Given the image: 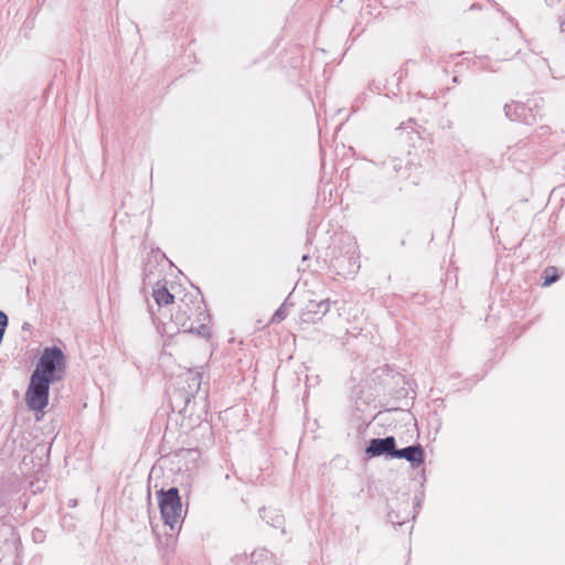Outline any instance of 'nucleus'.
I'll return each instance as SVG.
<instances>
[{
	"mask_svg": "<svg viewBox=\"0 0 565 565\" xmlns=\"http://www.w3.org/2000/svg\"><path fill=\"white\" fill-rule=\"evenodd\" d=\"M35 370L53 382L61 381L66 370L64 353L57 347L45 348Z\"/></svg>",
	"mask_w": 565,
	"mask_h": 565,
	"instance_id": "4",
	"label": "nucleus"
},
{
	"mask_svg": "<svg viewBox=\"0 0 565 565\" xmlns=\"http://www.w3.org/2000/svg\"><path fill=\"white\" fill-rule=\"evenodd\" d=\"M152 297L159 306H167L173 302L174 296L169 292L164 285H157L153 288Z\"/></svg>",
	"mask_w": 565,
	"mask_h": 565,
	"instance_id": "11",
	"label": "nucleus"
},
{
	"mask_svg": "<svg viewBox=\"0 0 565 565\" xmlns=\"http://www.w3.org/2000/svg\"><path fill=\"white\" fill-rule=\"evenodd\" d=\"M53 381L46 379L40 370H34L31 375L28 391L25 393V399L28 406L35 411L42 412L47 405L50 384Z\"/></svg>",
	"mask_w": 565,
	"mask_h": 565,
	"instance_id": "5",
	"label": "nucleus"
},
{
	"mask_svg": "<svg viewBox=\"0 0 565 565\" xmlns=\"http://www.w3.org/2000/svg\"><path fill=\"white\" fill-rule=\"evenodd\" d=\"M182 452H184L188 457H191V459L193 460H196V458H199V452L194 449H185V450H182Z\"/></svg>",
	"mask_w": 565,
	"mask_h": 565,
	"instance_id": "16",
	"label": "nucleus"
},
{
	"mask_svg": "<svg viewBox=\"0 0 565 565\" xmlns=\"http://www.w3.org/2000/svg\"><path fill=\"white\" fill-rule=\"evenodd\" d=\"M161 518L171 530L177 529L183 521L182 503L179 490L174 487L157 491Z\"/></svg>",
	"mask_w": 565,
	"mask_h": 565,
	"instance_id": "3",
	"label": "nucleus"
},
{
	"mask_svg": "<svg viewBox=\"0 0 565 565\" xmlns=\"http://www.w3.org/2000/svg\"><path fill=\"white\" fill-rule=\"evenodd\" d=\"M557 269L555 267H548L544 270V286H550L557 280Z\"/></svg>",
	"mask_w": 565,
	"mask_h": 565,
	"instance_id": "12",
	"label": "nucleus"
},
{
	"mask_svg": "<svg viewBox=\"0 0 565 565\" xmlns=\"http://www.w3.org/2000/svg\"><path fill=\"white\" fill-rule=\"evenodd\" d=\"M330 310V300L324 299L321 301H310L307 306L306 315L317 316V319H321Z\"/></svg>",
	"mask_w": 565,
	"mask_h": 565,
	"instance_id": "10",
	"label": "nucleus"
},
{
	"mask_svg": "<svg viewBox=\"0 0 565 565\" xmlns=\"http://www.w3.org/2000/svg\"><path fill=\"white\" fill-rule=\"evenodd\" d=\"M394 458L405 459L416 469L425 462V450L420 444L407 446L405 448H395Z\"/></svg>",
	"mask_w": 565,
	"mask_h": 565,
	"instance_id": "7",
	"label": "nucleus"
},
{
	"mask_svg": "<svg viewBox=\"0 0 565 565\" xmlns=\"http://www.w3.org/2000/svg\"><path fill=\"white\" fill-rule=\"evenodd\" d=\"M234 565H246L247 558L243 555H237L232 559Z\"/></svg>",
	"mask_w": 565,
	"mask_h": 565,
	"instance_id": "14",
	"label": "nucleus"
},
{
	"mask_svg": "<svg viewBox=\"0 0 565 565\" xmlns=\"http://www.w3.org/2000/svg\"><path fill=\"white\" fill-rule=\"evenodd\" d=\"M183 306H179L172 319L175 324L183 328L185 332H195L201 337H209L210 330L206 326L209 315L202 299H195L193 307H190L185 299H182Z\"/></svg>",
	"mask_w": 565,
	"mask_h": 565,
	"instance_id": "2",
	"label": "nucleus"
},
{
	"mask_svg": "<svg viewBox=\"0 0 565 565\" xmlns=\"http://www.w3.org/2000/svg\"><path fill=\"white\" fill-rule=\"evenodd\" d=\"M288 312H287V306H286V302H284L276 311L275 313L271 317V322L273 323H278L280 321H282L286 317H287Z\"/></svg>",
	"mask_w": 565,
	"mask_h": 565,
	"instance_id": "13",
	"label": "nucleus"
},
{
	"mask_svg": "<svg viewBox=\"0 0 565 565\" xmlns=\"http://www.w3.org/2000/svg\"><path fill=\"white\" fill-rule=\"evenodd\" d=\"M253 565H276L275 556L271 552L263 548L254 551L250 555Z\"/></svg>",
	"mask_w": 565,
	"mask_h": 565,
	"instance_id": "9",
	"label": "nucleus"
},
{
	"mask_svg": "<svg viewBox=\"0 0 565 565\" xmlns=\"http://www.w3.org/2000/svg\"><path fill=\"white\" fill-rule=\"evenodd\" d=\"M396 448V440L393 436L385 438H372L366 448L365 454L370 458L384 456L385 458H394V451Z\"/></svg>",
	"mask_w": 565,
	"mask_h": 565,
	"instance_id": "6",
	"label": "nucleus"
},
{
	"mask_svg": "<svg viewBox=\"0 0 565 565\" xmlns=\"http://www.w3.org/2000/svg\"><path fill=\"white\" fill-rule=\"evenodd\" d=\"M192 380L196 382L198 386L200 385V381H201V375L200 374H194L192 376Z\"/></svg>",
	"mask_w": 565,
	"mask_h": 565,
	"instance_id": "17",
	"label": "nucleus"
},
{
	"mask_svg": "<svg viewBox=\"0 0 565 565\" xmlns=\"http://www.w3.org/2000/svg\"><path fill=\"white\" fill-rule=\"evenodd\" d=\"M264 512H265V508L259 509V513H260V516H262L263 519H265V516L263 515V513H264Z\"/></svg>",
	"mask_w": 565,
	"mask_h": 565,
	"instance_id": "19",
	"label": "nucleus"
},
{
	"mask_svg": "<svg viewBox=\"0 0 565 565\" xmlns=\"http://www.w3.org/2000/svg\"><path fill=\"white\" fill-rule=\"evenodd\" d=\"M281 519H282L281 515H276V518L274 520L275 521L274 525L278 526L281 523Z\"/></svg>",
	"mask_w": 565,
	"mask_h": 565,
	"instance_id": "18",
	"label": "nucleus"
},
{
	"mask_svg": "<svg viewBox=\"0 0 565 565\" xmlns=\"http://www.w3.org/2000/svg\"><path fill=\"white\" fill-rule=\"evenodd\" d=\"M404 382V377L392 370L388 365H382L367 374L365 384L360 390V394L355 399V408L360 412L361 419L365 424H371L373 420H386L393 423H405L414 420L409 411L401 407L379 411L376 413L369 412V409H376V398L384 395L386 392H393L396 386Z\"/></svg>",
	"mask_w": 565,
	"mask_h": 565,
	"instance_id": "1",
	"label": "nucleus"
},
{
	"mask_svg": "<svg viewBox=\"0 0 565 565\" xmlns=\"http://www.w3.org/2000/svg\"><path fill=\"white\" fill-rule=\"evenodd\" d=\"M388 519L392 522V524H394V525H402L403 524V521H399L398 520V515L395 514L394 512H390L388 513Z\"/></svg>",
	"mask_w": 565,
	"mask_h": 565,
	"instance_id": "15",
	"label": "nucleus"
},
{
	"mask_svg": "<svg viewBox=\"0 0 565 565\" xmlns=\"http://www.w3.org/2000/svg\"><path fill=\"white\" fill-rule=\"evenodd\" d=\"M504 113L508 118L513 121L522 120L526 124H531L526 118L527 108L518 103L507 104L504 106Z\"/></svg>",
	"mask_w": 565,
	"mask_h": 565,
	"instance_id": "8",
	"label": "nucleus"
},
{
	"mask_svg": "<svg viewBox=\"0 0 565 565\" xmlns=\"http://www.w3.org/2000/svg\"><path fill=\"white\" fill-rule=\"evenodd\" d=\"M562 31L565 32V20L561 24Z\"/></svg>",
	"mask_w": 565,
	"mask_h": 565,
	"instance_id": "20",
	"label": "nucleus"
}]
</instances>
